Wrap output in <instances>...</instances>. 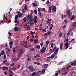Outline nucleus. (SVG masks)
<instances>
[{"instance_id": "f257e3e1", "label": "nucleus", "mask_w": 76, "mask_h": 76, "mask_svg": "<svg viewBox=\"0 0 76 76\" xmlns=\"http://www.w3.org/2000/svg\"><path fill=\"white\" fill-rule=\"evenodd\" d=\"M56 48H57V47L55 46L53 49V51L54 52V54H55V55H57V54L58 53V50H59L58 48H57L56 49Z\"/></svg>"}, {"instance_id": "f03ea898", "label": "nucleus", "mask_w": 76, "mask_h": 76, "mask_svg": "<svg viewBox=\"0 0 76 76\" xmlns=\"http://www.w3.org/2000/svg\"><path fill=\"white\" fill-rule=\"evenodd\" d=\"M47 45H45V47L42 49L41 50H40V51L41 52L42 54H44L45 52V50L47 49Z\"/></svg>"}, {"instance_id": "7ed1b4c3", "label": "nucleus", "mask_w": 76, "mask_h": 76, "mask_svg": "<svg viewBox=\"0 0 76 76\" xmlns=\"http://www.w3.org/2000/svg\"><path fill=\"white\" fill-rule=\"evenodd\" d=\"M57 7L55 6L52 5L51 6V10L53 11V12H56L57 10Z\"/></svg>"}, {"instance_id": "20e7f679", "label": "nucleus", "mask_w": 76, "mask_h": 76, "mask_svg": "<svg viewBox=\"0 0 76 76\" xmlns=\"http://www.w3.org/2000/svg\"><path fill=\"white\" fill-rule=\"evenodd\" d=\"M26 17L27 18L29 19H32V13L30 14V15H28Z\"/></svg>"}, {"instance_id": "39448f33", "label": "nucleus", "mask_w": 76, "mask_h": 76, "mask_svg": "<svg viewBox=\"0 0 76 76\" xmlns=\"http://www.w3.org/2000/svg\"><path fill=\"white\" fill-rule=\"evenodd\" d=\"M20 29H21L20 28H18L16 26L14 28V31L16 32L17 31H19Z\"/></svg>"}, {"instance_id": "423d86ee", "label": "nucleus", "mask_w": 76, "mask_h": 76, "mask_svg": "<svg viewBox=\"0 0 76 76\" xmlns=\"http://www.w3.org/2000/svg\"><path fill=\"white\" fill-rule=\"evenodd\" d=\"M65 47H66L65 48V50H67L69 48V43L68 42H66L65 45Z\"/></svg>"}, {"instance_id": "0eeeda50", "label": "nucleus", "mask_w": 76, "mask_h": 76, "mask_svg": "<svg viewBox=\"0 0 76 76\" xmlns=\"http://www.w3.org/2000/svg\"><path fill=\"white\" fill-rule=\"evenodd\" d=\"M23 53V49H20L19 51V54H22Z\"/></svg>"}, {"instance_id": "6e6552de", "label": "nucleus", "mask_w": 76, "mask_h": 76, "mask_svg": "<svg viewBox=\"0 0 76 76\" xmlns=\"http://www.w3.org/2000/svg\"><path fill=\"white\" fill-rule=\"evenodd\" d=\"M38 75V73H36V72H34L32 73L31 75L32 76H37Z\"/></svg>"}, {"instance_id": "1a4fd4ad", "label": "nucleus", "mask_w": 76, "mask_h": 76, "mask_svg": "<svg viewBox=\"0 0 76 76\" xmlns=\"http://www.w3.org/2000/svg\"><path fill=\"white\" fill-rule=\"evenodd\" d=\"M67 13L68 16H70L71 15V13L70 12V10H68L67 11Z\"/></svg>"}, {"instance_id": "9d476101", "label": "nucleus", "mask_w": 76, "mask_h": 76, "mask_svg": "<svg viewBox=\"0 0 76 76\" xmlns=\"http://www.w3.org/2000/svg\"><path fill=\"white\" fill-rule=\"evenodd\" d=\"M1 69L3 70H8L9 69V67H2Z\"/></svg>"}, {"instance_id": "9b49d317", "label": "nucleus", "mask_w": 76, "mask_h": 76, "mask_svg": "<svg viewBox=\"0 0 76 76\" xmlns=\"http://www.w3.org/2000/svg\"><path fill=\"white\" fill-rule=\"evenodd\" d=\"M45 70L44 69H43L42 70V72H40L41 74L42 75H44V73H45Z\"/></svg>"}, {"instance_id": "f8f14e48", "label": "nucleus", "mask_w": 76, "mask_h": 76, "mask_svg": "<svg viewBox=\"0 0 76 76\" xmlns=\"http://www.w3.org/2000/svg\"><path fill=\"white\" fill-rule=\"evenodd\" d=\"M63 43H61L60 45V48L61 51L63 50Z\"/></svg>"}, {"instance_id": "ddd939ff", "label": "nucleus", "mask_w": 76, "mask_h": 76, "mask_svg": "<svg viewBox=\"0 0 76 76\" xmlns=\"http://www.w3.org/2000/svg\"><path fill=\"white\" fill-rule=\"evenodd\" d=\"M43 66L44 67L45 69H47L48 67V64H45L43 65Z\"/></svg>"}, {"instance_id": "4468645a", "label": "nucleus", "mask_w": 76, "mask_h": 76, "mask_svg": "<svg viewBox=\"0 0 76 76\" xmlns=\"http://www.w3.org/2000/svg\"><path fill=\"white\" fill-rule=\"evenodd\" d=\"M37 43V44H38V39H36L34 40V42L33 43Z\"/></svg>"}, {"instance_id": "2eb2a0df", "label": "nucleus", "mask_w": 76, "mask_h": 76, "mask_svg": "<svg viewBox=\"0 0 76 76\" xmlns=\"http://www.w3.org/2000/svg\"><path fill=\"white\" fill-rule=\"evenodd\" d=\"M55 54L53 53L52 55L50 56V58H53L54 57H55V56H56Z\"/></svg>"}, {"instance_id": "dca6fc26", "label": "nucleus", "mask_w": 76, "mask_h": 76, "mask_svg": "<svg viewBox=\"0 0 76 76\" xmlns=\"http://www.w3.org/2000/svg\"><path fill=\"white\" fill-rule=\"evenodd\" d=\"M35 48H37L38 50H39V49H40V46L39 45H37L36 46Z\"/></svg>"}, {"instance_id": "f3484780", "label": "nucleus", "mask_w": 76, "mask_h": 76, "mask_svg": "<svg viewBox=\"0 0 76 76\" xmlns=\"http://www.w3.org/2000/svg\"><path fill=\"white\" fill-rule=\"evenodd\" d=\"M71 65H73V66H75L76 65V61H73L71 64Z\"/></svg>"}, {"instance_id": "a211bd4d", "label": "nucleus", "mask_w": 76, "mask_h": 76, "mask_svg": "<svg viewBox=\"0 0 76 76\" xmlns=\"http://www.w3.org/2000/svg\"><path fill=\"white\" fill-rule=\"evenodd\" d=\"M37 57H40V55H39V54H37L36 56H34V58Z\"/></svg>"}, {"instance_id": "6ab92c4d", "label": "nucleus", "mask_w": 76, "mask_h": 76, "mask_svg": "<svg viewBox=\"0 0 76 76\" xmlns=\"http://www.w3.org/2000/svg\"><path fill=\"white\" fill-rule=\"evenodd\" d=\"M76 22H75L73 23L72 26H73V27H76Z\"/></svg>"}, {"instance_id": "aec40b11", "label": "nucleus", "mask_w": 76, "mask_h": 76, "mask_svg": "<svg viewBox=\"0 0 76 76\" xmlns=\"http://www.w3.org/2000/svg\"><path fill=\"white\" fill-rule=\"evenodd\" d=\"M51 6H50L49 7V10L48 11V13H51Z\"/></svg>"}, {"instance_id": "412c9836", "label": "nucleus", "mask_w": 76, "mask_h": 76, "mask_svg": "<svg viewBox=\"0 0 76 76\" xmlns=\"http://www.w3.org/2000/svg\"><path fill=\"white\" fill-rule=\"evenodd\" d=\"M75 18V15H73L72 18L71 19V20H73V19H74Z\"/></svg>"}, {"instance_id": "4be33fe9", "label": "nucleus", "mask_w": 76, "mask_h": 76, "mask_svg": "<svg viewBox=\"0 0 76 76\" xmlns=\"http://www.w3.org/2000/svg\"><path fill=\"white\" fill-rule=\"evenodd\" d=\"M62 36H63V34H62L61 32L59 34V38H61Z\"/></svg>"}, {"instance_id": "5701e85b", "label": "nucleus", "mask_w": 76, "mask_h": 76, "mask_svg": "<svg viewBox=\"0 0 76 76\" xmlns=\"http://www.w3.org/2000/svg\"><path fill=\"white\" fill-rule=\"evenodd\" d=\"M24 9L25 10H27L28 9V7H27V5L26 4H25Z\"/></svg>"}, {"instance_id": "b1692460", "label": "nucleus", "mask_w": 76, "mask_h": 76, "mask_svg": "<svg viewBox=\"0 0 76 76\" xmlns=\"http://www.w3.org/2000/svg\"><path fill=\"white\" fill-rule=\"evenodd\" d=\"M50 57L49 56L48 57L47 59H46V61H50Z\"/></svg>"}, {"instance_id": "393cba45", "label": "nucleus", "mask_w": 76, "mask_h": 76, "mask_svg": "<svg viewBox=\"0 0 76 76\" xmlns=\"http://www.w3.org/2000/svg\"><path fill=\"white\" fill-rule=\"evenodd\" d=\"M10 45H13V41L11 40L10 42H9Z\"/></svg>"}, {"instance_id": "a878e982", "label": "nucleus", "mask_w": 76, "mask_h": 76, "mask_svg": "<svg viewBox=\"0 0 76 76\" xmlns=\"http://www.w3.org/2000/svg\"><path fill=\"white\" fill-rule=\"evenodd\" d=\"M18 15H15V20H17V19H18Z\"/></svg>"}, {"instance_id": "bb28decb", "label": "nucleus", "mask_w": 76, "mask_h": 76, "mask_svg": "<svg viewBox=\"0 0 76 76\" xmlns=\"http://www.w3.org/2000/svg\"><path fill=\"white\" fill-rule=\"evenodd\" d=\"M51 23L50 21H48L46 23V24H48V25H50Z\"/></svg>"}, {"instance_id": "cd10ccee", "label": "nucleus", "mask_w": 76, "mask_h": 76, "mask_svg": "<svg viewBox=\"0 0 76 76\" xmlns=\"http://www.w3.org/2000/svg\"><path fill=\"white\" fill-rule=\"evenodd\" d=\"M27 31H29V30H30V29H31V28H30V27L29 26H27Z\"/></svg>"}, {"instance_id": "c85d7f7f", "label": "nucleus", "mask_w": 76, "mask_h": 76, "mask_svg": "<svg viewBox=\"0 0 76 76\" xmlns=\"http://www.w3.org/2000/svg\"><path fill=\"white\" fill-rule=\"evenodd\" d=\"M35 32H33L32 31H30V34L31 35H34V34H35Z\"/></svg>"}, {"instance_id": "c756f323", "label": "nucleus", "mask_w": 76, "mask_h": 76, "mask_svg": "<svg viewBox=\"0 0 76 76\" xmlns=\"http://www.w3.org/2000/svg\"><path fill=\"white\" fill-rule=\"evenodd\" d=\"M30 71L31 72H34V71H35V69L33 68V67L31 69H30Z\"/></svg>"}, {"instance_id": "7c9ffc66", "label": "nucleus", "mask_w": 76, "mask_h": 76, "mask_svg": "<svg viewBox=\"0 0 76 76\" xmlns=\"http://www.w3.org/2000/svg\"><path fill=\"white\" fill-rule=\"evenodd\" d=\"M70 67H71V65H70L69 66L66 68V70H67L69 69H70Z\"/></svg>"}, {"instance_id": "2f4dec72", "label": "nucleus", "mask_w": 76, "mask_h": 76, "mask_svg": "<svg viewBox=\"0 0 76 76\" xmlns=\"http://www.w3.org/2000/svg\"><path fill=\"white\" fill-rule=\"evenodd\" d=\"M23 43L24 44L26 45H28V43L27 42V41H23Z\"/></svg>"}, {"instance_id": "473e14b6", "label": "nucleus", "mask_w": 76, "mask_h": 76, "mask_svg": "<svg viewBox=\"0 0 76 76\" xmlns=\"http://www.w3.org/2000/svg\"><path fill=\"white\" fill-rule=\"evenodd\" d=\"M18 16L19 17V18H22V14L20 13L19 15H18Z\"/></svg>"}, {"instance_id": "72a5a7b5", "label": "nucleus", "mask_w": 76, "mask_h": 76, "mask_svg": "<svg viewBox=\"0 0 76 76\" xmlns=\"http://www.w3.org/2000/svg\"><path fill=\"white\" fill-rule=\"evenodd\" d=\"M67 73H68V72H64V73L62 74V75L63 76V75H67Z\"/></svg>"}, {"instance_id": "f704fd0d", "label": "nucleus", "mask_w": 76, "mask_h": 76, "mask_svg": "<svg viewBox=\"0 0 76 76\" xmlns=\"http://www.w3.org/2000/svg\"><path fill=\"white\" fill-rule=\"evenodd\" d=\"M7 62V60H5L4 61H3V64H6Z\"/></svg>"}, {"instance_id": "c9c22d12", "label": "nucleus", "mask_w": 76, "mask_h": 76, "mask_svg": "<svg viewBox=\"0 0 76 76\" xmlns=\"http://www.w3.org/2000/svg\"><path fill=\"white\" fill-rule=\"evenodd\" d=\"M32 5L35 7H37V5H36L35 3H33L32 4Z\"/></svg>"}, {"instance_id": "e433bc0d", "label": "nucleus", "mask_w": 76, "mask_h": 76, "mask_svg": "<svg viewBox=\"0 0 76 76\" xmlns=\"http://www.w3.org/2000/svg\"><path fill=\"white\" fill-rule=\"evenodd\" d=\"M33 66H28V69H31L32 68H33Z\"/></svg>"}, {"instance_id": "4c0bfd02", "label": "nucleus", "mask_w": 76, "mask_h": 76, "mask_svg": "<svg viewBox=\"0 0 76 76\" xmlns=\"http://www.w3.org/2000/svg\"><path fill=\"white\" fill-rule=\"evenodd\" d=\"M24 45V47H25V48H29V46H28L27 45Z\"/></svg>"}, {"instance_id": "58836bf2", "label": "nucleus", "mask_w": 76, "mask_h": 76, "mask_svg": "<svg viewBox=\"0 0 76 76\" xmlns=\"http://www.w3.org/2000/svg\"><path fill=\"white\" fill-rule=\"evenodd\" d=\"M1 54H2V55H3L4 54H5V53H4V50H2L1 52Z\"/></svg>"}, {"instance_id": "ea45409f", "label": "nucleus", "mask_w": 76, "mask_h": 76, "mask_svg": "<svg viewBox=\"0 0 76 76\" xmlns=\"http://www.w3.org/2000/svg\"><path fill=\"white\" fill-rule=\"evenodd\" d=\"M37 19H38V18H37V16L36 15L34 17V20H37Z\"/></svg>"}, {"instance_id": "a19ab883", "label": "nucleus", "mask_w": 76, "mask_h": 76, "mask_svg": "<svg viewBox=\"0 0 76 76\" xmlns=\"http://www.w3.org/2000/svg\"><path fill=\"white\" fill-rule=\"evenodd\" d=\"M22 56V55L21 54H19L17 56L18 57H20Z\"/></svg>"}, {"instance_id": "79ce46f5", "label": "nucleus", "mask_w": 76, "mask_h": 76, "mask_svg": "<svg viewBox=\"0 0 76 76\" xmlns=\"http://www.w3.org/2000/svg\"><path fill=\"white\" fill-rule=\"evenodd\" d=\"M15 48H13V53H15V52H16V50H15Z\"/></svg>"}, {"instance_id": "37998d69", "label": "nucleus", "mask_w": 76, "mask_h": 76, "mask_svg": "<svg viewBox=\"0 0 76 76\" xmlns=\"http://www.w3.org/2000/svg\"><path fill=\"white\" fill-rule=\"evenodd\" d=\"M34 22L35 23H37V20H34Z\"/></svg>"}, {"instance_id": "c03bdc74", "label": "nucleus", "mask_w": 76, "mask_h": 76, "mask_svg": "<svg viewBox=\"0 0 76 76\" xmlns=\"http://www.w3.org/2000/svg\"><path fill=\"white\" fill-rule=\"evenodd\" d=\"M12 61L13 62H15V61H16V59H15V58H12Z\"/></svg>"}, {"instance_id": "a18cd8bd", "label": "nucleus", "mask_w": 76, "mask_h": 76, "mask_svg": "<svg viewBox=\"0 0 76 76\" xmlns=\"http://www.w3.org/2000/svg\"><path fill=\"white\" fill-rule=\"evenodd\" d=\"M34 12L35 13V14H37V11L36 10H34Z\"/></svg>"}, {"instance_id": "49530a36", "label": "nucleus", "mask_w": 76, "mask_h": 76, "mask_svg": "<svg viewBox=\"0 0 76 76\" xmlns=\"http://www.w3.org/2000/svg\"><path fill=\"white\" fill-rule=\"evenodd\" d=\"M49 44V41L48 40H47L46 42V45H48Z\"/></svg>"}, {"instance_id": "de8ad7c7", "label": "nucleus", "mask_w": 76, "mask_h": 76, "mask_svg": "<svg viewBox=\"0 0 76 76\" xmlns=\"http://www.w3.org/2000/svg\"><path fill=\"white\" fill-rule=\"evenodd\" d=\"M35 49L34 48H32V49H30V50L31 51H35Z\"/></svg>"}, {"instance_id": "09e8293b", "label": "nucleus", "mask_w": 76, "mask_h": 76, "mask_svg": "<svg viewBox=\"0 0 76 76\" xmlns=\"http://www.w3.org/2000/svg\"><path fill=\"white\" fill-rule=\"evenodd\" d=\"M49 2H50L49 0H48L46 2V4H49Z\"/></svg>"}, {"instance_id": "8fccbe9b", "label": "nucleus", "mask_w": 76, "mask_h": 76, "mask_svg": "<svg viewBox=\"0 0 76 76\" xmlns=\"http://www.w3.org/2000/svg\"><path fill=\"white\" fill-rule=\"evenodd\" d=\"M47 33H48V35H50V34L51 33V32L50 31H48L47 32Z\"/></svg>"}, {"instance_id": "3c124183", "label": "nucleus", "mask_w": 76, "mask_h": 76, "mask_svg": "<svg viewBox=\"0 0 76 76\" xmlns=\"http://www.w3.org/2000/svg\"><path fill=\"white\" fill-rule=\"evenodd\" d=\"M40 45L41 47H42V46H43V42L41 43L40 44Z\"/></svg>"}, {"instance_id": "603ef678", "label": "nucleus", "mask_w": 76, "mask_h": 76, "mask_svg": "<svg viewBox=\"0 0 76 76\" xmlns=\"http://www.w3.org/2000/svg\"><path fill=\"white\" fill-rule=\"evenodd\" d=\"M56 41V40L54 39H53L51 41V42H55Z\"/></svg>"}, {"instance_id": "864d4df0", "label": "nucleus", "mask_w": 76, "mask_h": 76, "mask_svg": "<svg viewBox=\"0 0 76 76\" xmlns=\"http://www.w3.org/2000/svg\"><path fill=\"white\" fill-rule=\"evenodd\" d=\"M42 32H46V30H45V29H42Z\"/></svg>"}, {"instance_id": "5fc2aeb1", "label": "nucleus", "mask_w": 76, "mask_h": 76, "mask_svg": "<svg viewBox=\"0 0 76 76\" xmlns=\"http://www.w3.org/2000/svg\"><path fill=\"white\" fill-rule=\"evenodd\" d=\"M65 41H66V42H68V41H69V39L68 38H67L65 39Z\"/></svg>"}, {"instance_id": "6e6d98bb", "label": "nucleus", "mask_w": 76, "mask_h": 76, "mask_svg": "<svg viewBox=\"0 0 76 76\" xmlns=\"http://www.w3.org/2000/svg\"><path fill=\"white\" fill-rule=\"evenodd\" d=\"M22 11L23 13H25V10L24 9L22 10Z\"/></svg>"}, {"instance_id": "4d7b16f0", "label": "nucleus", "mask_w": 76, "mask_h": 76, "mask_svg": "<svg viewBox=\"0 0 76 76\" xmlns=\"http://www.w3.org/2000/svg\"><path fill=\"white\" fill-rule=\"evenodd\" d=\"M8 34H9V35H10V36H12V34H11V33H10V32H9L8 33Z\"/></svg>"}, {"instance_id": "13d9d810", "label": "nucleus", "mask_w": 76, "mask_h": 76, "mask_svg": "<svg viewBox=\"0 0 76 76\" xmlns=\"http://www.w3.org/2000/svg\"><path fill=\"white\" fill-rule=\"evenodd\" d=\"M49 51H50V53H51V52H53V49H51L49 50Z\"/></svg>"}, {"instance_id": "bf43d9fd", "label": "nucleus", "mask_w": 76, "mask_h": 76, "mask_svg": "<svg viewBox=\"0 0 76 76\" xmlns=\"http://www.w3.org/2000/svg\"><path fill=\"white\" fill-rule=\"evenodd\" d=\"M75 39H72L71 40V41H70L71 42H73V41H74L75 40Z\"/></svg>"}, {"instance_id": "052dcab7", "label": "nucleus", "mask_w": 76, "mask_h": 76, "mask_svg": "<svg viewBox=\"0 0 76 76\" xmlns=\"http://www.w3.org/2000/svg\"><path fill=\"white\" fill-rule=\"evenodd\" d=\"M52 29H53V27L50 26V31H51V30H52Z\"/></svg>"}, {"instance_id": "680f3d73", "label": "nucleus", "mask_w": 76, "mask_h": 76, "mask_svg": "<svg viewBox=\"0 0 76 76\" xmlns=\"http://www.w3.org/2000/svg\"><path fill=\"white\" fill-rule=\"evenodd\" d=\"M30 60H31V58H28L27 59L28 61H30Z\"/></svg>"}, {"instance_id": "e2e57ef3", "label": "nucleus", "mask_w": 76, "mask_h": 76, "mask_svg": "<svg viewBox=\"0 0 76 76\" xmlns=\"http://www.w3.org/2000/svg\"><path fill=\"white\" fill-rule=\"evenodd\" d=\"M9 72L10 73H11V74H12V71L9 70Z\"/></svg>"}, {"instance_id": "0e129e2a", "label": "nucleus", "mask_w": 76, "mask_h": 76, "mask_svg": "<svg viewBox=\"0 0 76 76\" xmlns=\"http://www.w3.org/2000/svg\"><path fill=\"white\" fill-rule=\"evenodd\" d=\"M51 20V19H50L49 18L48 19V21L49 22H50Z\"/></svg>"}, {"instance_id": "69168bd1", "label": "nucleus", "mask_w": 76, "mask_h": 76, "mask_svg": "<svg viewBox=\"0 0 76 76\" xmlns=\"http://www.w3.org/2000/svg\"><path fill=\"white\" fill-rule=\"evenodd\" d=\"M15 65V63H13L12 64L11 66H13Z\"/></svg>"}, {"instance_id": "338daca9", "label": "nucleus", "mask_w": 76, "mask_h": 76, "mask_svg": "<svg viewBox=\"0 0 76 76\" xmlns=\"http://www.w3.org/2000/svg\"><path fill=\"white\" fill-rule=\"evenodd\" d=\"M55 75L56 76H58V74L57 73H55Z\"/></svg>"}, {"instance_id": "774afa93", "label": "nucleus", "mask_w": 76, "mask_h": 76, "mask_svg": "<svg viewBox=\"0 0 76 76\" xmlns=\"http://www.w3.org/2000/svg\"><path fill=\"white\" fill-rule=\"evenodd\" d=\"M30 41H31V42H34V39H30Z\"/></svg>"}]
</instances>
